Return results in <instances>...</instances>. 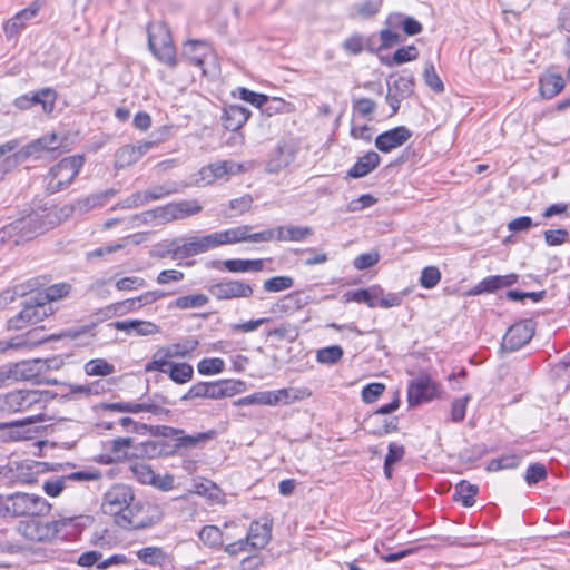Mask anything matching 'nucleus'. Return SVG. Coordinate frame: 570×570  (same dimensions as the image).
Here are the masks:
<instances>
[{
  "label": "nucleus",
  "instance_id": "f257e3e1",
  "mask_svg": "<svg viewBox=\"0 0 570 570\" xmlns=\"http://www.w3.org/2000/svg\"><path fill=\"white\" fill-rule=\"evenodd\" d=\"M101 511L114 518V522L125 530H139L159 520L157 509L141 500H136L129 485L119 483L109 488L102 498Z\"/></svg>",
  "mask_w": 570,
  "mask_h": 570
},
{
  "label": "nucleus",
  "instance_id": "f03ea898",
  "mask_svg": "<svg viewBox=\"0 0 570 570\" xmlns=\"http://www.w3.org/2000/svg\"><path fill=\"white\" fill-rule=\"evenodd\" d=\"M246 390V383L240 380H220L215 382H199L194 384L186 394L181 396L183 401L191 399L220 400L240 394Z\"/></svg>",
  "mask_w": 570,
  "mask_h": 570
},
{
  "label": "nucleus",
  "instance_id": "7ed1b4c3",
  "mask_svg": "<svg viewBox=\"0 0 570 570\" xmlns=\"http://www.w3.org/2000/svg\"><path fill=\"white\" fill-rule=\"evenodd\" d=\"M48 217L49 214L46 210L31 213L0 230V240L3 242L4 237L12 233L19 235V239H16L14 244L31 239L53 226L55 222L48 220Z\"/></svg>",
  "mask_w": 570,
  "mask_h": 570
},
{
  "label": "nucleus",
  "instance_id": "20e7f679",
  "mask_svg": "<svg viewBox=\"0 0 570 570\" xmlns=\"http://www.w3.org/2000/svg\"><path fill=\"white\" fill-rule=\"evenodd\" d=\"M83 157L73 155L61 159L46 176V188L49 193H58L68 187L83 166Z\"/></svg>",
  "mask_w": 570,
  "mask_h": 570
},
{
  "label": "nucleus",
  "instance_id": "39448f33",
  "mask_svg": "<svg viewBox=\"0 0 570 570\" xmlns=\"http://www.w3.org/2000/svg\"><path fill=\"white\" fill-rule=\"evenodd\" d=\"M148 45L151 52L169 67L177 65L176 50L170 30L165 23H151L148 28Z\"/></svg>",
  "mask_w": 570,
  "mask_h": 570
},
{
  "label": "nucleus",
  "instance_id": "423d86ee",
  "mask_svg": "<svg viewBox=\"0 0 570 570\" xmlns=\"http://www.w3.org/2000/svg\"><path fill=\"white\" fill-rule=\"evenodd\" d=\"M6 511L14 517L47 514L51 504L42 497L24 492H16L6 498Z\"/></svg>",
  "mask_w": 570,
  "mask_h": 570
},
{
  "label": "nucleus",
  "instance_id": "0eeeda50",
  "mask_svg": "<svg viewBox=\"0 0 570 570\" xmlns=\"http://www.w3.org/2000/svg\"><path fill=\"white\" fill-rule=\"evenodd\" d=\"M73 518H61L50 522L30 520L21 525L22 534L31 541H50L67 525L72 524Z\"/></svg>",
  "mask_w": 570,
  "mask_h": 570
},
{
  "label": "nucleus",
  "instance_id": "6e6552de",
  "mask_svg": "<svg viewBox=\"0 0 570 570\" xmlns=\"http://www.w3.org/2000/svg\"><path fill=\"white\" fill-rule=\"evenodd\" d=\"M42 393L35 390H17L4 396V409L12 413L39 411L45 407Z\"/></svg>",
  "mask_w": 570,
  "mask_h": 570
},
{
  "label": "nucleus",
  "instance_id": "1a4fd4ad",
  "mask_svg": "<svg viewBox=\"0 0 570 570\" xmlns=\"http://www.w3.org/2000/svg\"><path fill=\"white\" fill-rule=\"evenodd\" d=\"M50 306L40 298H30L26 302L22 309L8 321L11 330H22L28 325H33L42 321L50 312Z\"/></svg>",
  "mask_w": 570,
  "mask_h": 570
},
{
  "label": "nucleus",
  "instance_id": "9d476101",
  "mask_svg": "<svg viewBox=\"0 0 570 570\" xmlns=\"http://www.w3.org/2000/svg\"><path fill=\"white\" fill-rule=\"evenodd\" d=\"M60 146L61 140L56 134H47L21 148L12 157H8L6 163L14 165L30 157L39 158L43 153L57 150Z\"/></svg>",
  "mask_w": 570,
  "mask_h": 570
},
{
  "label": "nucleus",
  "instance_id": "9b49d317",
  "mask_svg": "<svg viewBox=\"0 0 570 570\" xmlns=\"http://www.w3.org/2000/svg\"><path fill=\"white\" fill-rule=\"evenodd\" d=\"M45 414L39 412L22 420L0 422V431L9 430L8 438L12 441L31 440L39 433V429L35 424L45 422Z\"/></svg>",
  "mask_w": 570,
  "mask_h": 570
},
{
  "label": "nucleus",
  "instance_id": "f8f14e48",
  "mask_svg": "<svg viewBox=\"0 0 570 570\" xmlns=\"http://www.w3.org/2000/svg\"><path fill=\"white\" fill-rule=\"evenodd\" d=\"M202 205L196 199L173 202L165 206L158 207L160 223L167 224L174 220L185 219L200 213Z\"/></svg>",
  "mask_w": 570,
  "mask_h": 570
},
{
  "label": "nucleus",
  "instance_id": "ddd939ff",
  "mask_svg": "<svg viewBox=\"0 0 570 570\" xmlns=\"http://www.w3.org/2000/svg\"><path fill=\"white\" fill-rule=\"evenodd\" d=\"M200 236H185L169 242L167 249L159 257L170 256L173 259L188 258L203 254Z\"/></svg>",
  "mask_w": 570,
  "mask_h": 570
},
{
  "label": "nucleus",
  "instance_id": "4468645a",
  "mask_svg": "<svg viewBox=\"0 0 570 570\" xmlns=\"http://www.w3.org/2000/svg\"><path fill=\"white\" fill-rule=\"evenodd\" d=\"M534 334L532 321L525 320L513 324L505 333L502 350L514 352L530 342Z\"/></svg>",
  "mask_w": 570,
  "mask_h": 570
},
{
  "label": "nucleus",
  "instance_id": "2eb2a0df",
  "mask_svg": "<svg viewBox=\"0 0 570 570\" xmlns=\"http://www.w3.org/2000/svg\"><path fill=\"white\" fill-rule=\"evenodd\" d=\"M209 293L217 299L248 298L253 295V287L242 281L225 279L208 288Z\"/></svg>",
  "mask_w": 570,
  "mask_h": 570
},
{
  "label": "nucleus",
  "instance_id": "dca6fc26",
  "mask_svg": "<svg viewBox=\"0 0 570 570\" xmlns=\"http://www.w3.org/2000/svg\"><path fill=\"white\" fill-rule=\"evenodd\" d=\"M436 394V385L428 375H420L409 385L407 401L411 406L431 401Z\"/></svg>",
  "mask_w": 570,
  "mask_h": 570
},
{
  "label": "nucleus",
  "instance_id": "f3484780",
  "mask_svg": "<svg viewBox=\"0 0 570 570\" xmlns=\"http://www.w3.org/2000/svg\"><path fill=\"white\" fill-rule=\"evenodd\" d=\"M42 366L40 358L22 361L9 366L6 372V377L14 381H36L40 383Z\"/></svg>",
  "mask_w": 570,
  "mask_h": 570
},
{
  "label": "nucleus",
  "instance_id": "a211bd4d",
  "mask_svg": "<svg viewBox=\"0 0 570 570\" xmlns=\"http://www.w3.org/2000/svg\"><path fill=\"white\" fill-rule=\"evenodd\" d=\"M57 100V92L50 88H43L31 96L24 95L16 99L14 105L19 109H29L40 104L46 114L53 111Z\"/></svg>",
  "mask_w": 570,
  "mask_h": 570
},
{
  "label": "nucleus",
  "instance_id": "6ab92c4d",
  "mask_svg": "<svg viewBox=\"0 0 570 570\" xmlns=\"http://www.w3.org/2000/svg\"><path fill=\"white\" fill-rule=\"evenodd\" d=\"M411 136L412 132L406 127H395L379 135L375 139V146L382 153H390L404 145Z\"/></svg>",
  "mask_w": 570,
  "mask_h": 570
},
{
  "label": "nucleus",
  "instance_id": "aec40b11",
  "mask_svg": "<svg viewBox=\"0 0 570 570\" xmlns=\"http://www.w3.org/2000/svg\"><path fill=\"white\" fill-rule=\"evenodd\" d=\"M154 146V141H142L121 147L115 155V167L121 169L135 164Z\"/></svg>",
  "mask_w": 570,
  "mask_h": 570
},
{
  "label": "nucleus",
  "instance_id": "412c9836",
  "mask_svg": "<svg viewBox=\"0 0 570 570\" xmlns=\"http://www.w3.org/2000/svg\"><path fill=\"white\" fill-rule=\"evenodd\" d=\"M42 8L40 0H35L29 7L19 11L14 17L8 20L4 24V32L8 37L17 36Z\"/></svg>",
  "mask_w": 570,
  "mask_h": 570
},
{
  "label": "nucleus",
  "instance_id": "4be33fe9",
  "mask_svg": "<svg viewBox=\"0 0 570 570\" xmlns=\"http://www.w3.org/2000/svg\"><path fill=\"white\" fill-rule=\"evenodd\" d=\"M210 55L212 48L205 41L189 40L184 45L183 56L191 63L199 67L204 75L206 73L204 62Z\"/></svg>",
  "mask_w": 570,
  "mask_h": 570
},
{
  "label": "nucleus",
  "instance_id": "5701e85b",
  "mask_svg": "<svg viewBox=\"0 0 570 570\" xmlns=\"http://www.w3.org/2000/svg\"><path fill=\"white\" fill-rule=\"evenodd\" d=\"M272 538V521L265 519L263 523L254 521L246 535V541L253 549H263Z\"/></svg>",
  "mask_w": 570,
  "mask_h": 570
},
{
  "label": "nucleus",
  "instance_id": "b1692460",
  "mask_svg": "<svg viewBox=\"0 0 570 570\" xmlns=\"http://www.w3.org/2000/svg\"><path fill=\"white\" fill-rule=\"evenodd\" d=\"M108 326L127 332L128 334L136 333L140 336H149L159 332V327L156 324L140 320L116 321L108 324Z\"/></svg>",
  "mask_w": 570,
  "mask_h": 570
},
{
  "label": "nucleus",
  "instance_id": "393cba45",
  "mask_svg": "<svg viewBox=\"0 0 570 570\" xmlns=\"http://www.w3.org/2000/svg\"><path fill=\"white\" fill-rule=\"evenodd\" d=\"M229 163L228 161H218L214 164H209L207 166H204L198 171V177L195 179V184L200 186H206L215 183L218 179L224 178L225 176L229 175Z\"/></svg>",
  "mask_w": 570,
  "mask_h": 570
},
{
  "label": "nucleus",
  "instance_id": "a878e982",
  "mask_svg": "<svg viewBox=\"0 0 570 570\" xmlns=\"http://www.w3.org/2000/svg\"><path fill=\"white\" fill-rule=\"evenodd\" d=\"M308 304V297L301 292L289 293L277 301L273 306V312L291 315Z\"/></svg>",
  "mask_w": 570,
  "mask_h": 570
},
{
  "label": "nucleus",
  "instance_id": "bb28decb",
  "mask_svg": "<svg viewBox=\"0 0 570 570\" xmlns=\"http://www.w3.org/2000/svg\"><path fill=\"white\" fill-rule=\"evenodd\" d=\"M295 159V150L287 144L278 145L273 156L267 163L268 173H278L289 166Z\"/></svg>",
  "mask_w": 570,
  "mask_h": 570
},
{
  "label": "nucleus",
  "instance_id": "cd10ccee",
  "mask_svg": "<svg viewBox=\"0 0 570 570\" xmlns=\"http://www.w3.org/2000/svg\"><path fill=\"white\" fill-rule=\"evenodd\" d=\"M114 189L100 194H94L76 200L69 208L71 213L85 214L94 208L102 206L110 197L115 195Z\"/></svg>",
  "mask_w": 570,
  "mask_h": 570
},
{
  "label": "nucleus",
  "instance_id": "c85d7f7f",
  "mask_svg": "<svg viewBox=\"0 0 570 570\" xmlns=\"http://www.w3.org/2000/svg\"><path fill=\"white\" fill-rule=\"evenodd\" d=\"M250 112L247 108L232 105L224 110L223 124L227 130L236 131L245 125Z\"/></svg>",
  "mask_w": 570,
  "mask_h": 570
},
{
  "label": "nucleus",
  "instance_id": "c756f323",
  "mask_svg": "<svg viewBox=\"0 0 570 570\" xmlns=\"http://www.w3.org/2000/svg\"><path fill=\"white\" fill-rule=\"evenodd\" d=\"M380 156L375 151H368L354 164L347 171L352 178H361L374 170L380 164Z\"/></svg>",
  "mask_w": 570,
  "mask_h": 570
},
{
  "label": "nucleus",
  "instance_id": "7c9ffc66",
  "mask_svg": "<svg viewBox=\"0 0 570 570\" xmlns=\"http://www.w3.org/2000/svg\"><path fill=\"white\" fill-rule=\"evenodd\" d=\"M564 88V79L561 75L546 72L540 78V94L543 98L551 99Z\"/></svg>",
  "mask_w": 570,
  "mask_h": 570
},
{
  "label": "nucleus",
  "instance_id": "2f4dec72",
  "mask_svg": "<svg viewBox=\"0 0 570 570\" xmlns=\"http://www.w3.org/2000/svg\"><path fill=\"white\" fill-rule=\"evenodd\" d=\"M276 240L277 242H301L313 234V228L308 226H278Z\"/></svg>",
  "mask_w": 570,
  "mask_h": 570
},
{
  "label": "nucleus",
  "instance_id": "473e14b6",
  "mask_svg": "<svg viewBox=\"0 0 570 570\" xmlns=\"http://www.w3.org/2000/svg\"><path fill=\"white\" fill-rule=\"evenodd\" d=\"M167 295H168V293H166L164 291H159V289L148 291V292L141 294L140 296H137L135 298H130V299H127V301L120 303L119 306L124 307L128 311H134L139 307L150 305V304L157 302L158 299L164 298Z\"/></svg>",
  "mask_w": 570,
  "mask_h": 570
},
{
  "label": "nucleus",
  "instance_id": "72a5a7b5",
  "mask_svg": "<svg viewBox=\"0 0 570 570\" xmlns=\"http://www.w3.org/2000/svg\"><path fill=\"white\" fill-rule=\"evenodd\" d=\"M518 276L515 274L509 275H495L483 279L478 285V293L494 292L499 288L508 287L517 282Z\"/></svg>",
  "mask_w": 570,
  "mask_h": 570
},
{
  "label": "nucleus",
  "instance_id": "f704fd0d",
  "mask_svg": "<svg viewBox=\"0 0 570 570\" xmlns=\"http://www.w3.org/2000/svg\"><path fill=\"white\" fill-rule=\"evenodd\" d=\"M381 9V1L365 0L351 7L348 17L351 19H371Z\"/></svg>",
  "mask_w": 570,
  "mask_h": 570
},
{
  "label": "nucleus",
  "instance_id": "c9c22d12",
  "mask_svg": "<svg viewBox=\"0 0 570 570\" xmlns=\"http://www.w3.org/2000/svg\"><path fill=\"white\" fill-rule=\"evenodd\" d=\"M224 265L232 273L259 272L264 267V262L262 259H227Z\"/></svg>",
  "mask_w": 570,
  "mask_h": 570
},
{
  "label": "nucleus",
  "instance_id": "e433bc0d",
  "mask_svg": "<svg viewBox=\"0 0 570 570\" xmlns=\"http://www.w3.org/2000/svg\"><path fill=\"white\" fill-rule=\"evenodd\" d=\"M199 540L209 548L223 546L225 538L222 529L216 525H205L198 533Z\"/></svg>",
  "mask_w": 570,
  "mask_h": 570
},
{
  "label": "nucleus",
  "instance_id": "4c0bfd02",
  "mask_svg": "<svg viewBox=\"0 0 570 570\" xmlns=\"http://www.w3.org/2000/svg\"><path fill=\"white\" fill-rule=\"evenodd\" d=\"M168 376L178 384H184L189 382L194 374V368L190 364L187 363H174L170 361L169 366L167 368Z\"/></svg>",
  "mask_w": 570,
  "mask_h": 570
},
{
  "label": "nucleus",
  "instance_id": "58836bf2",
  "mask_svg": "<svg viewBox=\"0 0 570 570\" xmlns=\"http://www.w3.org/2000/svg\"><path fill=\"white\" fill-rule=\"evenodd\" d=\"M198 346V341L195 338H187L183 342L170 344L164 348L165 356L173 357H186Z\"/></svg>",
  "mask_w": 570,
  "mask_h": 570
},
{
  "label": "nucleus",
  "instance_id": "ea45409f",
  "mask_svg": "<svg viewBox=\"0 0 570 570\" xmlns=\"http://www.w3.org/2000/svg\"><path fill=\"white\" fill-rule=\"evenodd\" d=\"M478 493V487L462 480L455 485L454 500L461 501L465 507H472L475 502L474 497Z\"/></svg>",
  "mask_w": 570,
  "mask_h": 570
},
{
  "label": "nucleus",
  "instance_id": "a19ab883",
  "mask_svg": "<svg viewBox=\"0 0 570 570\" xmlns=\"http://www.w3.org/2000/svg\"><path fill=\"white\" fill-rule=\"evenodd\" d=\"M137 557L146 564L161 566L166 561V553L158 547H146L137 551Z\"/></svg>",
  "mask_w": 570,
  "mask_h": 570
},
{
  "label": "nucleus",
  "instance_id": "79ce46f5",
  "mask_svg": "<svg viewBox=\"0 0 570 570\" xmlns=\"http://www.w3.org/2000/svg\"><path fill=\"white\" fill-rule=\"evenodd\" d=\"M246 226H238L220 232H216L219 246L232 245L245 242Z\"/></svg>",
  "mask_w": 570,
  "mask_h": 570
},
{
  "label": "nucleus",
  "instance_id": "37998d69",
  "mask_svg": "<svg viewBox=\"0 0 570 570\" xmlns=\"http://www.w3.org/2000/svg\"><path fill=\"white\" fill-rule=\"evenodd\" d=\"M115 372V366L104 358L90 360L85 364V373L90 376H107Z\"/></svg>",
  "mask_w": 570,
  "mask_h": 570
},
{
  "label": "nucleus",
  "instance_id": "c03bdc74",
  "mask_svg": "<svg viewBox=\"0 0 570 570\" xmlns=\"http://www.w3.org/2000/svg\"><path fill=\"white\" fill-rule=\"evenodd\" d=\"M419 58V49L411 45L399 48L390 60H383V62L387 66L391 65H403L405 62L414 61Z\"/></svg>",
  "mask_w": 570,
  "mask_h": 570
},
{
  "label": "nucleus",
  "instance_id": "a18cd8bd",
  "mask_svg": "<svg viewBox=\"0 0 570 570\" xmlns=\"http://www.w3.org/2000/svg\"><path fill=\"white\" fill-rule=\"evenodd\" d=\"M132 476L142 484H153L156 475L151 468L145 462H134L129 466Z\"/></svg>",
  "mask_w": 570,
  "mask_h": 570
},
{
  "label": "nucleus",
  "instance_id": "49530a36",
  "mask_svg": "<svg viewBox=\"0 0 570 570\" xmlns=\"http://www.w3.org/2000/svg\"><path fill=\"white\" fill-rule=\"evenodd\" d=\"M374 307L389 308L401 305L402 295L397 293L385 294L382 288L376 287L374 293Z\"/></svg>",
  "mask_w": 570,
  "mask_h": 570
},
{
  "label": "nucleus",
  "instance_id": "de8ad7c7",
  "mask_svg": "<svg viewBox=\"0 0 570 570\" xmlns=\"http://www.w3.org/2000/svg\"><path fill=\"white\" fill-rule=\"evenodd\" d=\"M414 88V79L412 77H399L392 85H389L387 91L405 99Z\"/></svg>",
  "mask_w": 570,
  "mask_h": 570
},
{
  "label": "nucleus",
  "instance_id": "09e8293b",
  "mask_svg": "<svg viewBox=\"0 0 570 570\" xmlns=\"http://www.w3.org/2000/svg\"><path fill=\"white\" fill-rule=\"evenodd\" d=\"M423 79L428 87L433 91L441 94L444 91V83L435 71L434 65L431 61L425 62Z\"/></svg>",
  "mask_w": 570,
  "mask_h": 570
},
{
  "label": "nucleus",
  "instance_id": "8fccbe9b",
  "mask_svg": "<svg viewBox=\"0 0 570 570\" xmlns=\"http://www.w3.org/2000/svg\"><path fill=\"white\" fill-rule=\"evenodd\" d=\"M264 405L275 406L278 404H289L294 399L291 397L289 389L263 392Z\"/></svg>",
  "mask_w": 570,
  "mask_h": 570
},
{
  "label": "nucleus",
  "instance_id": "3c124183",
  "mask_svg": "<svg viewBox=\"0 0 570 570\" xmlns=\"http://www.w3.org/2000/svg\"><path fill=\"white\" fill-rule=\"evenodd\" d=\"M208 301L205 294H193L178 297L175 301V306L180 309L198 308L205 306Z\"/></svg>",
  "mask_w": 570,
  "mask_h": 570
},
{
  "label": "nucleus",
  "instance_id": "603ef678",
  "mask_svg": "<svg viewBox=\"0 0 570 570\" xmlns=\"http://www.w3.org/2000/svg\"><path fill=\"white\" fill-rule=\"evenodd\" d=\"M294 281L291 276H275L264 282L263 288L268 293H277L291 288Z\"/></svg>",
  "mask_w": 570,
  "mask_h": 570
},
{
  "label": "nucleus",
  "instance_id": "864d4df0",
  "mask_svg": "<svg viewBox=\"0 0 570 570\" xmlns=\"http://www.w3.org/2000/svg\"><path fill=\"white\" fill-rule=\"evenodd\" d=\"M342 47L347 53L356 56L367 48V40L363 36L355 33L346 38Z\"/></svg>",
  "mask_w": 570,
  "mask_h": 570
},
{
  "label": "nucleus",
  "instance_id": "5fc2aeb1",
  "mask_svg": "<svg viewBox=\"0 0 570 570\" xmlns=\"http://www.w3.org/2000/svg\"><path fill=\"white\" fill-rule=\"evenodd\" d=\"M225 362L219 357L204 358L197 364V370L203 375H213L223 372Z\"/></svg>",
  "mask_w": 570,
  "mask_h": 570
},
{
  "label": "nucleus",
  "instance_id": "6e6d98bb",
  "mask_svg": "<svg viewBox=\"0 0 570 570\" xmlns=\"http://www.w3.org/2000/svg\"><path fill=\"white\" fill-rule=\"evenodd\" d=\"M342 356L343 350L338 345L324 347L317 352V361L322 364H335L342 358Z\"/></svg>",
  "mask_w": 570,
  "mask_h": 570
},
{
  "label": "nucleus",
  "instance_id": "4d7b16f0",
  "mask_svg": "<svg viewBox=\"0 0 570 570\" xmlns=\"http://www.w3.org/2000/svg\"><path fill=\"white\" fill-rule=\"evenodd\" d=\"M70 289L71 286L68 283L55 284L46 289L43 297L40 296L39 298L45 301L46 303L58 301L60 298L68 296Z\"/></svg>",
  "mask_w": 570,
  "mask_h": 570
},
{
  "label": "nucleus",
  "instance_id": "13d9d810",
  "mask_svg": "<svg viewBox=\"0 0 570 570\" xmlns=\"http://www.w3.org/2000/svg\"><path fill=\"white\" fill-rule=\"evenodd\" d=\"M521 462V458L515 454L504 455L499 459L490 461L488 465L489 471H499L502 469H514Z\"/></svg>",
  "mask_w": 570,
  "mask_h": 570
},
{
  "label": "nucleus",
  "instance_id": "bf43d9fd",
  "mask_svg": "<svg viewBox=\"0 0 570 570\" xmlns=\"http://www.w3.org/2000/svg\"><path fill=\"white\" fill-rule=\"evenodd\" d=\"M245 226H246L245 242L267 243V242L276 240L277 228L265 229V230H262L258 233H250L252 227L249 225H245Z\"/></svg>",
  "mask_w": 570,
  "mask_h": 570
},
{
  "label": "nucleus",
  "instance_id": "052dcab7",
  "mask_svg": "<svg viewBox=\"0 0 570 570\" xmlns=\"http://www.w3.org/2000/svg\"><path fill=\"white\" fill-rule=\"evenodd\" d=\"M441 279V273L435 266L424 267L421 277L420 284L424 288H433Z\"/></svg>",
  "mask_w": 570,
  "mask_h": 570
},
{
  "label": "nucleus",
  "instance_id": "680f3d73",
  "mask_svg": "<svg viewBox=\"0 0 570 570\" xmlns=\"http://www.w3.org/2000/svg\"><path fill=\"white\" fill-rule=\"evenodd\" d=\"M134 440L131 438H118L114 439L109 442V449L115 455V459H120L126 455L127 449H129L132 445ZM112 459L108 460L107 462H111Z\"/></svg>",
  "mask_w": 570,
  "mask_h": 570
},
{
  "label": "nucleus",
  "instance_id": "e2e57ef3",
  "mask_svg": "<svg viewBox=\"0 0 570 570\" xmlns=\"http://www.w3.org/2000/svg\"><path fill=\"white\" fill-rule=\"evenodd\" d=\"M266 335H267V337H276L278 340L288 338L291 341H294L297 336V332L292 324L285 323V324H281L279 326H276V327L269 330L266 333Z\"/></svg>",
  "mask_w": 570,
  "mask_h": 570
},
{
  "label": "nucleus",
  "instance_id": "0e129e2a",
  "mask_svg": "<svg viewBox=\"0 0 570 570\" xmlns=\"http://www.w3.org/2000/svg\"><path fill=\"white\" fill-rule=\"evenodd\" d=\"M376 287H371L368 289H358L355 292H348L346 294L348 301H354L357 303H364L368 307L374 308V293Z\"/></svg>",
  "mask_w": 570,
  "mask_h": 570
},
{
  "label": "nucleus",
  "instance_id": "69168bd1",
  "mask_svg": "<svg viewBox=\"0 0 570 570\" xmlns=\"http://www.w3.org/2000/svg\"><path fill=\"white\" fill-rule=\"evenodd\" d=\"M367 425L372 428L371 432L375 435H384L392 431L396 430V419H384L382 416L381 421H376L375 423H370V419L367 420Z\"/></svg>",
  "mask_w": 570,
  "mask_h": 570
},
{
  "label": "nucleus",
  "instance_id": "338daca9",
  "mask_svg": "<svg viewBox=\"0 0 570 570\" xmlns=\"http://www.w3.org/2000/svg\"><path fill=\"white\" fill-rule=\"evenodd\" d=\"M169 363H170V358L168 356H165V351L161 350L154 355V358L151 362L146 364V371L147 372L159 371V372L166 374Z\"/></svg>",
  "mask_w": 570,
  "mask_h": 570
},
{
  "label": "nucleus",
  "instance_id": "774afa93",
  "mask_svg": "<svg viewBox=\"0 0 570 570\" xmlns=\"http://www.w3.org/2000/svg\"><path fill=\"white\" fill-rule=\"evenodd\" d=\"M383 383H370L362 391V400L365 403H374L384 392Z\"/></svg>",
  "mask_w": 570,
  "mask_h": 570
}]
</instances>
